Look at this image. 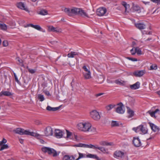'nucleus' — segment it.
<instances>
[{"mask_svg":"<svg viewBox=\"0 0 160 160\" xmlns=\"http://www.w3.org/2000/svg\"><path fill=\"white\" fill-rule=\"evenodd\" d=\"M17 7L22 9L27 10V8H25L24 4L22 2L18 3L17 4Z\"/></svg>","mask_w":160,"mask_h":160,"instance_id":"obj_26","label":"nucleus"},{"mask_svg":"<svg viewBox=\"0 0 160 160\" xmlns=\"http://www.w3.org/2000/svg\"><path fill=\"white\" fill-rule=\"evenodd\" d=\"M134 48H132V49L130 50V52H131V54L132 55H134L136 53L135 50V51H134L133 50Z\"/></svg>","mask_w":160,"mask_h":160,"instance_id":"obj_58","label":"nucleus"},{"mask_svg":"<svg viewBox=\"0 0 160 160\" xmlns=\"http://www.w3.org/2000/svg\"><path fill=\"white\" fill-rule=\"evenodd\" d=\"M62 132L59 129H55V136L58 138H61L62 137Z\"/></svg>","mask_w":160,"mask_h":160,"instance_id":"obj_13","label":"nucleus"},{"mask_svg":"<svg viewBox=\"0 0 160 160\" xmlns=\"http://www.w3.org/2000/svg\"><path fill=\"white\" fill-rule=\"evenodd\" d=\"M157 69V66L156 64H153L150 66V69L151 70H156Z\"/></svg>","mask_w":160,"mask_h":160,"instance_id":"obj_43","label":"nucleus"},{"mask_svg":"<svg viewBox=\"0 0 160 160\" xmlns=\"http://www.w3.org/2000/svg\"><path fill=\"white\" fill-rule=\"evenodd\" d=\"M13 132L15 133L18 134L20 135H26L27 134V130L20 128H17L14 129Z\"/></svg>","mask_w":160,"mask_h":160,"instance_id":"obj_5","label":"nucleus"},{"mask_svg":"<svg viewBox=\"0 0 160 160\" xmlns=\"http://www.w3.org/2000/svg\"><path fill=\"white\" fill-rule=\"evenodd\" d=\"M106 12L107 9L105 8L102 7L98 9L96 12L98 16H103Z\"/></svg>","mask_w":160,"mask_h":160,"instance_id":"obj_6","label":"nucleus"},{"mask_svg":"<svg viewBox=\"0 0 160 160\" xmlns=\"http://www.w3.org/2000/svg\"><path fill=\"white\" fill-rule=\"evenodd\" d=\"M42 150L45 153H47L49 155H52L53 157H56L58 155L56 151L49 147H43L42 148Z\"/></svg>","mask_w":160,"mask_h":160,"instance_id":"obj_1","label":"nucleus"},{"mask_svg":"<svg viewBox=\"0 0 160 160\" xmlns=\"http://www.w3.org/2000/svg\"><path fill=\"white\" fill-rule=\"evenodd\" d=\"M98 147V145H94L91 144H90L89 145L86 144V148H92L93 149H97Z\"/></svg>","mask_w":160,"mask_h":160,"instance_id":"obj_31","label":"nucleus"},{"mask_svg":"<svg viewBox=\"0 0 160 160\" xmlns=\"http://www.w3.org/2000/svg\"><path fill=\"white\" fill-rule=\"evenodd\" d=\"M78 53L75 52H71L70 53H68L67 56L68 58H74L75 55H78Z\"/></svg>","mask_w":160,"mask_h":160,"instance_id":"obj_29","label":"nucleus"},{"mask_svg":"<svg viewBox=\"0 0 160 160\" xmlns=\"http://www.w3.org/2000/svg\"><path fill=\"white\" fill-rule=\"evenodd\" d=\"M140 83L139 82H137L133 85H130V87L132 90H136L139 88L140 87Z\"/></svg>","mask_w":160,"mask_h":160,"instance_id":"obj_16","label":"nucleus"},{"mask_svg":"<svg viewBox=\"0 0 160 160\" xmlns=\"http://www.w3.org/2000/svg\"><path fill=\"white\" fill-rule=\"evenodd\" d=\"M2 45L4 47H6L8 45V42L7 40H4L2 42Z\"/></svg>","mask_w":160,"mask_h":160,"instance_id":"obj_48","label":"nucleus"},{"mask_svg":"<svg viewBox=\"0 0 160 160\" xmlns=\"http://www.w3.org/2000/svg\"><path fill=\"white\" fill-rule=\"evenodd\" d=\"M86 157L88 158L95 159L97 160H100L99 158L95 154L88 153L86 155Z\"/></svg>","mask_w":160,"mask_h":160,"instance_id":"obj_20","label":"nucleus"},{"mask_svg":"<svg viewBox=\"0 0 160 160\" xmlns=\"http://www.w3.org/2000/svg\"><path fill=\"white\" fill-rule=\"evenodd\" d=\"M148 113L149 114L151 117L156 118V117L155 115V113L153 111H152L151 110L148 111Z\"/></svg>","mask_w":160,"mask_h":160,"instance_id":"obj_39","label":"nucleus"},{"mask_svg":"<svg viewBox=\"0 0 160 160\" xmlns=\"http://www.w3.org/2000/svg\"><path fill=\"white\" fill-rule=\"evenodd\" d=\"M115 106V105L110 104L107 106L106 107V108L107 110L110 111Z\"/></svg>","mask_w":160,"mask_h":160,"instance_id":"obj_34","label":"nucleus"},{"mask_svg":"<svg viewBox=\"0 0 160 160\" xmlns=\"http://www.w3.org/2000/svg\"><path fill=\"white\" fill-rule=\"evenodd\" d=\"M132 144L134 146L138 147L141 146V142L138 138L134 137L132 140Z\"/></svg>","mask_w":160,"mask_h":160,"instance_id":"obj_7","label":"nucleus"},{"mask_svg":"<svg viewBox=\"0 0 160 160\" xmlns=\"http://www.w3.org/2000/svg\"><path fill=\"white\" fill-rule=\"evenodd\" d=\"M7 142V140L4 138H3L2 140L0 142V146L6 143Z\"/></svg>","mask_w":160,"mask_h":160,"instance_id":"obj_47","label":"nucleus"},{"mask_svg":"<svg viewBox=\"0 0 160 160\" xmlns=\"http://www.w3.org/2000/svg\"><path fill=\"white\" fill-rule=\"evenodd\" d=\"M33 24L31 23L28 24H27L26 26L25 27H31L33 28Z\"/></svg>","mask_w":160,"mask_h":160,"instance_id":"obj_59","label":"nucleus"},{"mask_svg":"<svg viewBox=\"0 0 160 160\" xmlns=\"http://www.w3.org/2000/svg\"><path fill=\"white\" fill-rule=\"evenodd\" d=\"M35 123L37 125H41L42 124L41 122L38 120H36L35 121Z\"/></svg>","mask_w":160,"mask_h":160,"instance_id":"obj_57","label":"nucleus"},{"mask_svg":"<svg viewBox=\"0 0 160 160\" xmlns=\"http://www.w3.org/2000/svg\"><path fill=\"white\" fill-rule=\"evenodd\" d=\"M126 107L127 109V112L128 114V118H129L133 117L134 115V111L131 110L129 107Z\"/></svg>","mask_w":160,"mask_h":160,"instance_id":"obj_14","label":"nucleus"},{"mask_svg":"<svg viewBox=\"0 0 160 160\" xmlns=\"http://www.w3.org/2000/svg\"><path fill=\"white\" fill-rule=\"evenodd\" d=\"M100 145L102 146H112L113 145V143L112 142H109L106 141H102L99 142Z\"/></svg>","mask_w":160,"mask_h":160,"instance_id":"obj_21","label":"nucleus"},{"mask_svg":"<svg viewBox=\"0 0 160 160\" xmlns=\"http://www.w3.org/2000/svg\"><path fill=\"white\" fill-rule=\"evenodd\" d=\"M62 105L56 108H52L49 106H48L46 108V109L49 111H55L61 107Z\"/></svg>","mask_w":160,"mask_h":160,"instance_id":"obj_19","label":"nucleus"},{"mask_svg":"<svg viewBox=\"0 0 160 160\" xmlns=\"http://www.w3.org/2000/svg\"><path fill=\"white\" fill-rule=\"evenodd\" d=\"M136 27L140 30L145 29L146 28V25L142 23H138L135 24Z\"/></svg>","mask_w":160,"mask_h":160,"instance_id":"obj_15","label":"nucleus"},{"mask_svg":"<svg viewBox=\"0 0 160 160\" xmlns=\"http://www.w3.org/2000/svg\"><path fill=\"white\" fill-rule=\"evenodd\" d=\"M79 157L78 158L80 159L81 158H85L86 156V154H83V153H81L80 152H78Z\"/></svg>","mask_w":160,"mask_h":160,"instance_id":"obj_46","label":"nucleus"},{"mask_svg":"<svg viewBox=\"0 0 160 160\" xmlns=\"http://www.w3.org/2000/svg\"><path fill=\"white\" fill-rule=\"evenodd\" d=\"M28 72L32 74H33L34 73L36 72V70L34 69H31L30 68L28 69Z\"/></svg>","mask_w":160,"mask_h":160,"instance_id":"obj_49","label":"nucleus"},{"mask_svg":"<svg viewBox=\"0 0 160 160\" xmlns=\"http://www.w3.org/2000/svg\"><path fill=\"white\" fill-rule=\"evenodd\" d=\"M122 4L123 6H124V7L125 8V12H126L127 11V9L128 8H129V4H127L126 2H122Z\"/></svg>","mask_w":160,"mask_h":160,"instance_id":"obj_35","label":"nucleus"},{"mask_svg":"<svg viewBox=\"0 0 160 160\" xmlns=\"http://www.w3.org/2000/svg\"><path fill=\"white\" fill-rule=\"evenodd\" d=\"M0 27L2 29L4 30H6L7 29V26L5 24H1Z\"/></svg>","mask_w":160,"mask_h":160,"instance_id":"obj_42","label":"nucleus"},{"mask_svg":"<svg viewBox=\"0 0 160 160\" xmlns=\"http://www.w3.org/2000/svg\"><path fill=\"white\" fill-rule=\"evenodd\" d=\"M12 95V94L9 91H2L0 92V96L2 97L3 96H9Z\"/></svg>","mask_w":160,"mask_h":160,"instance_id":"obj_17","label":"nucleus"},{"mask_svg":"<svg viewBox=\"0 0 160 160\" xmlns=\"http://www.w3.org/2000/svg\"><path fill=\"white\" fill-rule=\"evenodd\" d=\"M159 111V110L158 109H157L155 111H153L154 112V113L155 114L156 113H157Z\"/></svg>","mask_w":160,"mask_h":160,"instance_id":"obj_63","label":"nucleus"},{"mask_svg":"<svg viewBox=\"0 0 160 160\" xmlns=\"http://www.w3.org/2000/svg\"><path fill=\"white\" fill-rule=\"evenodd\" d=\"M91 117L94 120H98L100 118L99 113L96 110H93L90 112Z\"/></svg>","mask_w":160,"mask_h":160,"instance_id":"obj_4","label":"nucleus"},{"mask_svg":"<svg viewBox=\"0 0 160 160\" xmlns=\"http://www.w3.org/2000/svg\"><path fill=\"white\" fill-rule=\"evenodd\" d=\"M82 69L84 70L86 72H88V71H90L87 68L86 66H84L82 68Z\"/></svg>","mask_w":160,"mask_h":160,"instance_id":"obj_55","label":"nucleus"},{"mask_svg":"<svg viewBox=\"0 0 160 160\" xmlns=\"http://www.w3.org/2000/svg\"><path fill=\"white\" fill-rule=\"evenodd\" d=\"M124 155V153L120 151H115L114 153V157L115 158H122Z\"/></svg>","mask_w":160,"mask_h":160,"instance_id":"obj_12","label":"nucleus"},{"mask_svg":"<svg viewBox=\"0 0 160 160\" xmlns=\"http://www.w3.org/2000/svg\"><path fill=\"white\" fill-rule=\"evenodd\" d=\"M75 157L73 155H65L63 158V160H74Z\"/></svg>","mask_w":160,"mask_h":160,"instance_id":"obj_18","label":"nucleus"},{"mask_svg":"<svg viewBox=\"0 0 160 160\" xmlns=\"http://www.w3.org/2000/svg\"><path fill=\"white\" fill-rule=\"evenodd\" d=\"M1 146V147L0 149V151H2L4 149H7L9 148L7 144H3Z\"/></svg>","mask_w":160,"mask_h":160,"instance_id":"obj_38","label":"nucleus"},{"mask_svg":"<svg viewBox=\"0 0 160 160\" xmlns=\"http://www.w3.org/2000/svg\"><path fill=\"white\" fill-rule=\"evenodd\" d=\"M33 28H35V29L38 30H40L42 28L39 25H33Z\"/></svg>","mask_w":160,"mask_h":160,"instance_id":"obj_44","label":"nucleus"},{"mask_svg":"<svg viewBox=\"0 0 160 160\" xmlns=\"http://www.w3.org/2000/svg\"><path fill=\"white\" fill-rule=\"evenodd\" d=\"M44 133L45 136L46 137L52 136L53 134L52 128L50 126H47L44 129Z\"/></svg>","mask_w":160,"mask_h":160,"instance_id":"obj_3","label":"nucleus"},{"mask_svg":"<svg viewBox=\"0 0 160 160\" xmlns=\"http://www.w3.org/2000/svg\"><path fill=\"white\" fill-rule=\"evenodd\" d=\"M38 13L42 15H45L48 14V12L45 9H42L40 10Z\"/></svg>","mask_w":160,"mask_h":160,"instance_id":"obj_30","label":"nucleus"},{"mask_svg":"<svg viewBox=\"0 0 160 160\" xmlns=\"http://www.w3.org/2000/svg\"><path fill=\"white\" fill-rule=\"evenodd\" d=\"M133 10L134 12H136L138 13H139L141 12V9L140 7L137 5L133 6Z\"/></svg>","mask_w":160,"mask_h":160,"instance_id":"obj_24","label":"nucleus"},{"mask_svg":"<svg viewBox=\"0 0 160 160\" xmlns=\"http://www.w3.org/2000/svg\"><path fill=\"white\" fill-rule=\"evenodd\" d=\"M26 133H27V134H26V135H30L31 136H33L34 137H38L40 136V135L36 133L33 132H30L27 130V132H26Z\"/></svg>","mask_w":160,"mask_h":160,"instance_id":"obj_27","label":"nucleus"},{"mask_svg":"<svg viewBox=\"0 0 160 160\" xmlns=\"http://www.w3.org/2000/svg\"><path fill=\"white\" fill-rule=\"evenodd\" d=\"M127 58L129 60H130L132 61H138V59L136 58H132L128 57H127Z\"/></svg>","mask_w":160,"mask_h":160,"instance_id":"obj_52","label":"nucleus"},{"mask_svg":"<svg viewBox=\"0 0 160 160\" xmlns=\"http://www.w3.org/2000/svg\"><path fill=\"white\" fill-rule=\"evenodd\" d=\"M79 12H78V14L81 16H82L83 17H88V14L85 12L84 10L81 9L80 8V10H79Z\"/></svg>","mask_w":160,"mask_h":160,"instance_id":"obj_23","label":"nucleus"},{"mask_svg":"<svg viewBox=\"0 0 160 160\" xmlns=\"http://www.w3.org/2000/svg\"><path fill=\"white\" fill-rule=\"evenodd\" d=\"M80 8H73L72 9L65 8L64 9V11L67 13L68 15L70 16H72L73 15H78L79 12Z\"/></svg>","mask_w":160,"mask_h":160,"instance_id":"obj_2","label":"nucleus"},{"mask_svg":"<svg viewBox=\"0 0 160 160\" xmlns=\"http://www.w3.org/2000/svg\"><path fill=\"white\" fill-rule=\"evenodd\" d=\"M152 40V38H148L146 40H145V42H147V41H150V40Z\"/></svg>","mask_w":160,"mask_h":160,"instance_id":"obj_64","label":"nucleus"},{"mask_svg":"<svg viewBox=\"0 0 160 160\" xmlns=\"http://www.w3.org/2000/svg\"><path fill=\"white\" fill-rule=\"evenodd\" d=\"M141 132L144 134H146L148 132V130L146 129L143 126V128L142 129V130H141Z\"/></svg>","mask_w":160,"mask_h":160,"instance_id":"obj_50","label":"nucleus"},{"mask_svg":"<svg viewBox=\"0 0 160 160\" xmlns=\"http://www.w3.org/2000/svg\"><path fill=\"white\" fill-rule=\"evenodd\" d=\"M148 123L149 124L152 130L154 132H158L159 131V128L154 124L150 122H149Z\"/></svg>","mask_w":160,"mask_h":160,"instance_id":"obj_11","label":"nucleus"},{"mask_svg":"<svg viewBox=\"0 0 160 160\" xmlns=\"http://www.w3.org/2000/svg\"><path fill=\"white\" fill-rule=\"evenodd\" d=\"M97 149L101 151L103 153H108V150L107 148H106L103 147H98Z\"/></svg>","mask_w":160,"mask_h":160,"instance_id":"obj_25","label":"nucleus"},{"mask_svg":"<svg viewBox=\"0 0 160 160\" xmlns=\"http://www.w3.org/2000/svg\"><path fill=\"white\" fill-rule=\"evenodd\" d=\"M83 74L84 78L86 79H89L91 78V72L90 71L84 72Z\"/></svg>","mask_w":160,"mask_h":160,"instance_id":"obj_28","label":"nucleus"},{"mask_svg":"<svg viewBox=\"0 0 160 160\" xmlns=\"http://www.w3.org/2000/svg\"><path fill=\"white\" fill-rule=\"evenodd\" d=\"M19 141L22 144L23 143V139H19Z\"/></svg>","mask_w":160,"mask_h":160,"instance_id":"obj_62","label":"nucleus"},{"mask_svg":"<svg viewBox=\"0 0 160 160\" xmlns=\"http://www.w3.org/2000/svg\"><path fill=\"white\" fill-rule=\"evenodd\" d=\"M103 94V93H99L95 95L96 97H97L99 96H100Z\"/></svg>","mask_w":160,"mask_h":160,"instance_id":"obj_61","label":"nucleus"},{"mask_svg":"<svg viewBox=\"0 0 160 160\" xmlns=\"http://www.w3.org/2000/svg\"><path fill=\"white\" fill-rule=\"evenodd\" d=\"M49 30L50 31L54 32H58V31L56 30V28L52 26H49L48 27Z\"/></svg>","mask_w":160,"mask_h":160,"instance_id":"obj_41","label":"nucleus"},{"mask_svg":"<svg viewBox=\"0 0 160 160\" xmlns=\"http://www.w3.org/2000/svg\"><path fill=\"white\" fill-rule=\"evenodd\" d=\"M115 82L117 84H119L121 83V82L118 80H115Z\"/></svg>","mask_w":160,"mask_h":160,"instance_id":"obj_60","label":"nucleus"},{"mask_svg":"<svg viewBox=\"0 0 160 160\" xmlns=\"http://www.w3.org/2000/svg\"><path fill=\"white\" fill-rule=\"evenodd\" d=\"M84 123H80L77 125V127L78 129L81 131H82V129L84 126Z\"/></svg>","mask_w":160,"mask_h":160,"instance_id":"obj_32","label":"nucleus"},{"mask_svg":"<svg viewBox=\"0 0 160 160\" xmlns=\"http://www.w3.org/2000/svg\"><path fill=\"white\" fill-rule=\"evenodd\" d=\"M14 78H15V81L19 85H20L21 84V83L18 80V77L16 75V74H15V73H14Z\"/></svg>","mask_w":160,"mask_h":160,"instance_id":"obj_45","label":"nucleus"},{"mask_svg":"<svg viewBox=\"0 0 160 160\" xmlns=\"http://www.w3.org/2000/svg\"><path fill=\"white\" fill-rule=\"evenodd\" d=\"M145 73L144 70H137L133 73L134 76L136 77H141Z\"/></svg>","mask_w":160,"mask_h":160,"instance_id":"obj_8","label":"nucleus"},{"mask_svg":"<svg viewBox=\"0 0 160 160\" xmlns=\"http://www.w3.org/2000/svg\"><path fill=\"white\" fill-rule=\"evenodd\" d=\"M38 98L41 102H42L44 100L43 95L41 94H39L38 95Z\"/></svg>","mask_w":160,"mask_h":160,"instance_id":"obj_40","label":"nucleus"},{"mask_svg":"<svg viewBox=\"0 0 160 160\" xmlns=\"http://www.w3.org/2000/svg\"><path fill=\"white\" fill-rule=\"evenodd\" d=\"M84 126L83 127L82 131L84 132H89L92 127V125L89 122L84 123Z\"/></svg>","mask_w":160,"mask_h":160,"instance_id":"obj_10","label":"nucleus"},{"mask_svg":"<svg viewBox=\"0 0 160 160\" xmlns=\"http://www.w3.org/2000/svg\"><path fill=\"white\" fill-rule=\"evenodd\" d=\"M41 86L43 88V90L47 86V83L45 82H44L42 84Z\"/></svg>","mask_w":160,"mask_h":160,"instance_id":"obj_53","label":"nucleus"},{"mask_svg":"<svg viewBox=\"0 0 160 160\" xmlns=\"http://www.w3.org/2000/svg\"><path fill=\"white\" fill-rule=\"evenodd\" d=\"M143 128V125H141L137 127L133 128L132 130L136 132H138L141 131V130H142Z\"/></svg>","mask_w":160,"mask_h":160,"instance_id":"obj_22","label":"nucleus"},{"mask_svg":"<svg viewBox=\"0 0 160 160\" xmlns=\"http://www.w3.org/2000/svg\"><path fill=\"white\" fill-rule=\"evenodd\" d=\"M75 147H80L86 148V144L80 143L78 144H75L74 145Z\"/></svg>","mask_w":160,"mask_h":160,"instance_id":"obj_37","label":"nucleus"},{"mask_svg":"<svg viewBox=\"0 0 160 160\" xmlns=\"http://www.w3.org/2000/svg\"><path fill=\"white\" fill-rule=\"evenodd\" d=\"M43 92L44 93L47 95L48 96H50L51 94L48 91H46L45 90H43Z\"/></svg>","mask_w":160,"mask_h":160,"instance_id":"obj_56","label":"nucleus"},{"mask_svg":"<svg viewBox=\"0 0 160 160\" xmlns=\"http://www.w3.org/2000/svg\"><path fill=\"white\" fill-rule=\"evenodd\" d=\"M134 48H135L136 53H137L138 55L142 54V51L138 47Z\"/></svg>","mask_w":160,"mask_h":160,"instance_id":"obj_36","label":"nucleus"},{"mask_svg":"<svg viewBox=\"0 0 160 160\" xmlns=\"http://www.w3.org/2000/svg\"><path fill=\"white\" fill-rule=\"evenodd\" d=\"M118 105H119V106L117 108L116 111L118 113L121 114H123L124 112L125 111L122 108V107L123 106L122 103V102H120L118 104Z\"/></svg>","mask_w":160,"mask_h":160,"instance_id":"obj_9","label":"nucleus"},{"mask_svg":"<svg viewBox=\"0 0 160 160\" xmlns=\"http://www.w3.org/2000/svg\"><path fill=\"white\" fill-rule=\"evenodd\" d=\"M66 132H67V138H68L71 136L72 133L71 132L67 130H66Z\"/></svg>","mask_w":160,"mask_h":160,"instance_id":"obj_51","label":"nucleus"},{"mask_svg":"<svg viewBox=\"0 0 160 160\" xmlns=\"http://www.w3.org/2000/svg\"><path fill=\"white\" fill-rule=\"evenodd\" d=\"M153 2L157 3L158 4H160V0H151Z\"/></svg>","mask_w":160,"mask_h":160,"instance_id":"obj_54","label":"nucleus"},{"mask_svg":"<svg viewBox=\"0 0 160 160\" xmlns=\"http://www.w3.org/2000/svg\"><path fill=\"white\" fill-rule=\"evenodd\" d=\"M111 126L112 127H118L119 126L118 122L115 121H112L111 122Z\"/></svg>","mask_w":160,"mask_h":160,"instance_id":"obj_33","label":"nucleus"}]
</instances>
